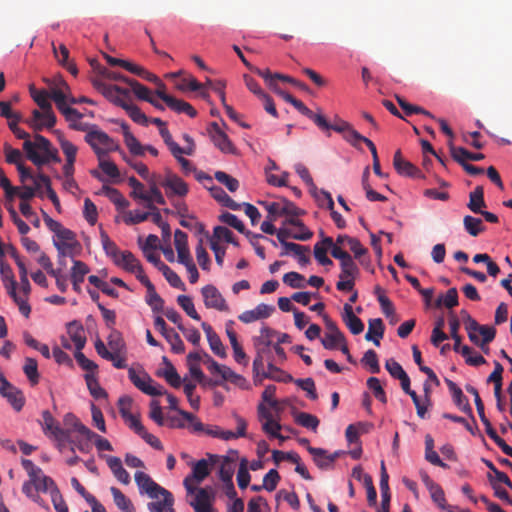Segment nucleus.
Segmentation results:
<instances>
[{
    "label": "nucleus",
    "instance_id": "37",
    "mask_svg": "<svg viewBox=\"0 0 512 512\" xmlns=\"http://www.w3.org/2000/svg\"><path fill=\"white\" fill-rule=\"evenodd\" d=\"M48 85L50 87V91L48 92L49 98L55 102L57 109L61 111L68 106L69 93L65 92L62 88H58V86L52 84Z\"/></svg>",
    "mask_w": 512,
    "mask_h": 512
},
{
    "label": "nucleus",
    "instance_id": "60",
    "mask_svg": "<svg viewBox=\"0 0 512 512\" xmlns=\"http://www.w3.org/2000/svg\"><path fill=\"white\" fill-rule=\"evenodd\" d=\"M114 502L116 506L122 511L125 512L129 508H132V502L116 487H111L110 489Z\"/></svg>",
    "mask_w": 512,
    "mask_h": 512
},
{
    "label": "nucleus",
    "instance_id": "59",
    "mask_svg": "<svg viewBox=\"0 0 512 512\" xmlns=\"http://www.w3.org/2000/svg\"><path fill=\"white\" fill-rule=\"evenodd\" d=\"M128 185L132 188L130 196L135 199H148V193L144 190V185L134 176L128 179Z\"/></svg>",
    "mask_w": 512,
    "mask_h": 512
},
{
    "label": "nucleus",
    "instance_id": "27",
    "mask_svg": "<svg viewBox=\"0 0 512 512\" xmlns=\"http://www.w3.org/2000/svg\"><path fill=\"white\" fill-rule=\"evenodd\" d=\"M467 207L473 212L478 214L482 211V208L486 207V202L484 200V189L482 186H477L474 188L469 195V202Z\"/></svg>",
    "mask_w": 512,
    "mask_h": 512
},
{
    "label": "nucleus",
    "instance_id": "10",
    "mask_svg": "<svg viewBox=\"0 0 512 512\" xmlns=\"http://www.w3.org/2000/svg\"><path fill=\"white\" fill-rule=\"evenodd\" d=\"M27 123L35 131H41L43 128L50 129L56 124V116L52 108L43 111L35 109L32 112V119Z\"/></svg>",
    "mask_w": 512,
    "mask_h": 512
},
{
    "label": "nucleus",
    "instance_id": "38",
    "mask_svg": "<svg viewBox=\"0 0 512 512\" xmlns=\"http://www.w3.org/2000/svg\"><path fill=\"white\" fill-rule=\"evenodd\" d=\"M146 302L151 307L153 312H161L164 308V300L160 297V295L156 292V289L153 284L148 285Z\"/></svg>",
    "mask_w": 512,
    "mask_h": 512
},
{
    "label": "nucleus",
    "instance_id": "34",
    "mask_svg": "<svg viewBox=\"0 0 512 512\" xmlns=\"http://www.w3.org/2000/svg\"><path fill=\"white\" fill-rule=\"evenodd\" d=\"M114 263L127 272H135V268L140 264L139 260L130 251H122Z\"/></svg>",
    "mask_w": 512,
    "mask_h": 512
},
{
    "label": "nucleus",
    "instance_id": "17",
    "mask_svg": "<svg viewBox=\"0 0 512 512\" xmlns=\"http://www.w3.org/2000/svg\"><path fill=\"white\" fill-rule=\"evenodd\" d=\"M343 310L344 313L342 315V320L350 332L353 335L362 333L364 330V324L362 320L354 314L351 304L346 303Z\"/></svg>",
    "mask_w": 512,
    "mask_h": 512
},
{
    "label": "nucleus",
    "instance_id": "44",
    "mask_svg": "<svg viewBox=\"0 0 512 512\" xmlns=\"http://www.w3.org/2000/svg\"><path fill=\"white\" fill-rule=\"evenodd\" d=\"M277 335V332L268 326H263L260 330V336L254 337L255 348H261V346L268 347L272 343V338Z\"/></svg>",
    "mask_w": 512,
    "mask_h": 512
},
{
    "label": "nucleus",
    "instance_id": "11",
    "mask_svg": "<svg viewBox=\"0 0 512 512\" xmlns=\"http://www.w3.org/2000/svg\"><path fill=\"white\" fill-rule=\"evenodd\" d=\"M466 391L474 396V402H475V405H476V409H477V413L479 415V418H480L481 422L485 426V430H486L487 435L493 441H495L497 438H499V436L497 435V433L493 429L489 419L485 415L484 404H483V402H482V400H481V398L479 396L478 390L475 387L471 386V385H467L466 386Z\"/></svg>",
    "mask_w": 512,
    "mask_h": 512
},
{
    "label": "nucleus",
    "instance_id": "13",
    "mask_svg": "<svg viewBox=\"0 0 512 512\" xmlns=\"http://www.w3.org/2000/svg\"><path fill=\"white\" fill-rule=\"evenodd\" d=\"M393 166L400 175L414 178L423 177L421 171L415 165L402 157L400 150H397L394 154Z\"/></svg>",
    "mask_w": 512,
    "mask_h": 512
},
{
    "label": "nucleus",
    "instance_id": "41",
    "mask_svg": "<svg viewBox=\"0 0 512 512\" xmlns=\"http://www.w3.org/2000/svg\"><path fill=\"white\" fill-rule=\"evenodd\" d=\"M294 418L295 422L298 425L310 429L312 431H316L320 423L319 419L316 416L306 412H298L297 414H295Z\"/></svg>",
    "mask_w": 512,
    "mask_h": 512
},
{
    "label": "nucleus",
    "instance_id": "55",
    "mask_svg": "<svg viewBox=\"0 0 512 512\" xmlns=\"http://www.w3.org/2000/svg\"><path fill=\"white\" fill-rule=\"evenodd\" d=\"M30 92H31V96H32L33 100L37 103V105L40 107V109L42 111L52 108L51 103L48 101V98H49L48 91H46V90L37 91L32 86V87H30Z\"/></svg>",
    "mask_w": 512,
    "mask_h": 512
},
{
    "label": "nucleus",
    "instance_id": "49",
    "mask_svg": "<svg viewBox=\"0 0 512 512\" xmlns=\"http://www.w3.org/2000/svg\"><path fill=\"white\" fill-rule=\"evenodd\" d=\"M177 303L189 317L197 321L200 320V315L197 313L191 297L186 295H179L177 297Z\"/></svg>",
    "mask_w": 512,
    "mask_h": 512
},
{
    "label": "nucleus",
    "instance_id": "45",
    "mask_svg": "<svg viewBox=\"0 0 512 512\" xmlns=\"http://www.w3.org/2000/svg\"><path fill=\"white\" fill-rule=\"evenodd\" d=\"M449 326H450V335L451 338L454 340V346L453 349L455 352H460L461 350V337L458 334L459 328H460V321L459 319L454 315L453 312L449 315Z\"/></svg>",
    "mask_w": 512,
    "mask_h": 512
},
{
    "label": "nucleus",
    "instance_id": "63",
    "mask_svg": "<svg viewBox=\"0 0 512 512\" xmlns=\"http://www.w3.org/2000/svg\"><path fill=\"white\" fill-rule=\"evenodd\" d=\"M125 144L128 147L129 151L136 156L144 155V146L137 140V138L131 133H126V138H124Z\"/></svg>",
    "mask_w": 512,
    "mask_h": 512
},
{
    "label": "nucleus",
    "instance_id": "9",
    "mask_svg": "<svg viewBox=\"0 0 512 512\" xmlns=\"http://www.w3.org/2000/svg\"><path fill=\"white\" fill-rule=\"evenodd\" d=\"M204 304L207 308L228 311V305L219 290L213 285H206L201 290Z\"/></svg>",
    "mask_w": 512,
    "mask_h": 512
},
{
    "label": "nucleus",
    "instance_id": "50",
    "mask_svg": "<svg viewBox=\"0 0 512 512\" xmlns=\"http://www.w3.org/2000/svg\"><path fill=\"white\" fill-rule=\"evenodd\" d=\"M158 376L163 377L173 388H179L181 386V378L172 364L165 368L164 371L158 372Z\"/></svg>",
    "mask_w": 512,
    "mask_h": 512
},
{
    "label": "nucleus",
    "instance_id": "7",
    "mask_svg": "<svg viewBox=\"0 0 512 512\" xmlns=\"http://www.w3.org/2000/svg\"><path fill=\"white\" fill-rule=\"evenodd\" d=\"M210 474L207 460L201 459L192 466V473L185 477L183 485L187 492H191L193 487L198 485Z\"/></svg>",
    "mask_w": 512,
    "mask_h": 512
},
{
    "label": "nucleus",
    "instance_id": "58",
    "mask_svg": "<svg viewBox=\"0 0 512 512\" xmlns=\"http://www.w3.org/2000/svg\"><path fill=\"white\" fill-rule=\"evenodd\" d=\"M161 272L172 287L181 289L183 291L186 289L185 284L183 283L181 278L178 276L177 273L170 269L169 266H163Z\"/></svg>",
    "mask_w": 512,
    "mask_h": 512
},
{
    "label": "nucleus",
    "instance_id": "48",
    "mask_svg": "<svg viewBox=\"0 0 512 512\" xmlns=\"http://www.w3.org/2000/svg\"><path fill=\"white\" fill-rule=\"evenodd\" d=\"M340 267H341V273L339 275L340 279H344V278L355 279L359 275V268L357 267V265L354 262V260L352 259V257H350L346 261L340 263Z\"/></svg>",
    "mask_w": 512,
    "mask_h": 512
},
{
    "label": "nucleus",
    "instance_id": "62",
    "mask_svg": "<svg viewBox=\"0 0 512 512\" xmlns=\"http://www.w3.org/2000/svg\"><path fill=\"white\" fill-rule=\"evenodd\" d=\"M283 282L294 289L305 287L304 276L298 272H288L284 274Z\"/></svg>",
    "mask_w": 512,
    "mask_h": 512
},
{
    "label": "nucleus",
    "instance_id": "20",
    "mask_svg": "<svg viewBox=\"0 0 512 512\" xmlns=\"http://www.w3.org/2000/svg\"><path fill=\"white\" fill-rule=\"evenodd\" d=\"M452 158L462 165V163H468L467 161H481L485 158L482 153H472L463 147H456L453 142L448 143Z\"/></svg>",
    "mask_w": 512,
    "mask_h": 512
},
{
    "label": "nucleus",
    "instance_id": "61",
    "mask_svg": "<svg viewBox=\"0 0 512 512\" xmlns=\"http://www.w3.org/2000/svg\"><path fill=\"white\" fill-rule=\"evenodd\" d=\"M453 401L455 405L464 413H466L474 423H476L475 417L473 415L472 407L469 403L468 398L463 394V392L458 393L455 397H453Z\"/></svg>",
    "mask_w": 512,
    "mask_h": 512
},
{
    "label": "nucleus",
    "instance_id": "2",
    "mask_svg": "<svg viewBox=\"0 0 512 512\" xmlns=\"http://www.w3.org/2000/svg\"><path fill=\"white\" fill-rule=\"evenodd\" d=\"M86 132L85 141L90 145L98 158L119 150L120 147L117 142L106 132L99 130L96 125H91Z\"/></svg>",
    "mask_w": 512,
    "mask_h": 512
},
{
    "label": "nucleus",
    "instance_id": "51",
    "mask_svg": "<svg viewBox=\"0 0 512 512\" xmlns=\"http://www.w3.org/2000/svg\"><path fill=\"white\" fill-rule=\"evenodd\" d=\"M128 85L138 99L148 102L152 98L150 90L137 80L131 78Z\"/></svg>",
    "mask_w": 512,
    "mask_h": 512
},
{
    "label": "nucleus",
    "instance_id": "52",
    "mask_svg": "<svg viewBox=\"0 0 512 512\" xmlns=\"http://www.w3.org/2000/svg\"><path fill=\"white\" fill-rule=\"evenodd\" d=\"M75 359L78 363V365L85 371H87L86 374H95L98 369V365L93 362L92 360L88 359L81 350H76L75 352Z\"/></svg>",
    "mask_w": 512,
    "mask_h": 512
},
{
    "label": "nucleus",
    "instance_id": "32",
    "mask_svg": "<svg viewBox=\"0 0 512 512\" xmlns=\"http://www.w3.org/2000/svg\"><path fill=\"white\" fill-rule=\"evenodd\" d=\"M84 378L87 388L94 399L99 400L108 397L107 392L100 386L95 374H85Z\"/></svg>",
    "mask_w": 512,
    "mask_h": 512
},
{
    "label": "nucleus",
    "instance_id": "31",
    "mask_svg": "<svg viewBox=\"0 0 512 512\" xmlns=\"http://www.w3.org/2000/svg\"><path fill=\"white\" fill-rule=\"evenodd\" d=\"M101 194L107 196L113 202L118 210H123L129 206V202L123 197L119 190L104 185L100 191Z\"/></svg>",
    "mask_w": 512,
    "mask_h": 512
},
{
    "label": "nucleus",
    "instance_id": "25",
    "mask_svg": "<svg viewBox=\"0 0 512 512\" xmlns=\"http://www.w3.org/2000/svg\"><path fill=\"white\" fill-rule=\"evenodd\" d=\"M220 221L236 229L238 232L244 234L246 237L253 236V238H263L261 234H254L245 229L243 222L234 214L225 212L219 217Z\"/></svg>",
    "mask_w": 512,
    "mask_h": 512
},
{
    "label": "nucleus",
    "instance_id": "21",
    "mask_svg": "<svg viewBox=\"0 0 512 512\" xmlns=\"http://www.w3.org/2000/svg\"><path fill=\"white\" fill-rule=\"evenodd\" d=\"M90 271L86 263L80 260H73V266L71 268V282L73 290L77 293L81 291V283L84 281V277Z\"/></svg>",
    "mask_w": 512,
    "mask_h": 512
},
{
    "label": "nucleus",
    "instance_id": "40",
    "mask_svg": "<svg viewBox=\"0 0 512 512\" xmlns=\"http://www.w3.org/2000/svg\"><path fill=\"white\" fill-rule=\"evenodd\" d=\"M463 225L465 230L473 237L478 236L485 229L480 218H476L470 215H466L464 217Z\"/></svg>",
    "mask_w": 512,
    "mask_h": 512
},
{
    "label": "nucleus",
    "instance_id": "5",
    "mask_svg": "<svg viewBox=\"0 0 512 512\" xmlns=\"http://www.w3.org/2000/svg\"><path fill=\"white\" fill-rule=\"evenodd\" d=\"M161 187L165 189V194L169 199H173L176 196L185 197L189 192L187 183L170 171L164 176Z\"/></svg>",
    "mask_w": 512,
    "mask_h": 512
},
{
    "label": "nucleus",
    "instance_id": "1",
    "mask_svg": "<svg viewBox=\"0 0 512 512\" xmlns=\"http://www.w3.org/2000/svg\"><path fill=\"white\" fill-rule=\"evenodd\" d=\"M23 150L26 157L37 167H41L50 161L56 163L61 161L57 149L52 147L51 142L40 134H35L34 142L24 141Z\"/></svg>",
    "mask_w": 512,
    "mask_h": 512
},
{
    "label": "nucleus",
    "instance_id": "64",
    "mask_svg": "<svg viewBox=\"0 0 512 512\" xmlns=\"http://www.w3.org/2000/svg\"><path fill=\"white\" fill-rule=\"evenodd\" d=\"M367 386L369 389L373 391L375 398H377L380 402L386 403L387 397L384 389L381 386V383L378 378L370 377L367 380Z\"/></svg>",
    "mask_w": 512,
    "mask_h": 512
},
{
    "label": "nucleus",
    "instance_id": "26",
    "mask_svg": "<svg viewBox=\"0 0 512 512\" xmlns=\"http://www.w3.org/2000/svg\"><path fill=\"white\" fill-rule=\"evenodd\" d=\"M128 377L135 387L143 393L146 391L148 384L153 383V379L143 369H140L137 373L133 367L128 368Z\"/></svg>",
    "mask_w": 512,
    "mask_h": 512
},
{
    "label": "nucleus",
    "instance_id": "3",
    "mask_svg": "<svg viewBox=\"0 0 512 512\" xmlns=\"http://www.w3.org/2000/svg\"><path fill=\"white\" fill-rule=\"evenodd\" d=\"M187 494L192 496L189 504L193 507L194 512H215L213 503L216 495L212 487H193L192 491Z\"/></svg>",
    "mask_w": 512,
    "mask_h": 512
},
{
    "label": "nucleus",
    "instance_id": "36",
    "mask_svg": "<svg viewBox=\"0 0 512 512\" xmlns=\"http://www.w3.org/2000/svg\"><path fill=\"white\" fill-rule=\"evenodd\" d=\"M122 108L135 123L142 126H147L149 124V118L141 111L138 106L127 101Z\"/></svg>",
    "mask_w": 512,
    "mask_h": 512
},
{
    "label": "nucleus",
    "instance_id": "16",
    "mask_svg": "<svg viewBox=\"0 0 512 512\" xmlns=\"http://www.w3.org/2000/svg\"><path fill=\"white\" fill-rule=\"evenodd\" d=\"M66 329L76 350H82L86 344V336L82 323L78 320H73L66 324Z\"/></svg>",
    "mask_w": 512,
    "mask_h": 512
},
{
    "label": "nucleus",
    "instance_id": "43",
    "mask_svg": "<svg viewBox=\"0 0 512 512\" xmlns=\"http://www.w3.org/2000/svg\"><path fill=\"white\" fill-rule=\"evenodd\" d=\"M100 237H101L102 247H103L105 253L109 257H111L113 259V261L115 262L116 259L122 253V251H120L118 249L116 243L109 238V236L107 235V233L105 231H101Z\"/></svg>",
    "mask_w": 512,
    "mask_h": 512
},
{
    "label": "nucleus",
    "instance_id": "57",
    "mask_svg": "<svg viewBox=\"0 0 512 512\" xmlns=\"http://www.w3.org/2000/svg\"><path fill=\"white\" fill-rule=\"evenodd\" d=\"M234 462L229 457H225L223 460L220 470H219V477L220 479L226 483L231 482L234 474Z\"/></svg>",
    "mask_w": 512,
    "mask_h": 512
},
{
    "label": "nucleus",
    "instance_id": "53",
    "mask_svg": "<svg viewBox=\"0 0 512 512\" xmlns=\"http://www.w3.org/2000/svg\"><path fill=\"white\" fill-rule=\"evenodd\" d=\"M363 365L369 367L371 373L376 374L380 371L377 353L370 349L367 350L361 359Z\"/></svg>",
    "mask_w": 512,
    "mask_h": 512
},
{
    "label": "nucleus",
    "instance_id": "15",
    "mask_svg": "<svg viewBox=\"0 0 512 512\" xmlns=\"http://www.w3.org/2000/svg\"><path fill=\"white\" fill-rule=\"evenodd\" d=\"M102 95L116 106L123 107L130 98V90L118 85H109L104 89Z\"/></svg>",
    "mask_w": 512,
    "mask_h": 512
},
{
    "label": "nucleus",
    "instance_id": "6",
    "mask_svg": "<svg viewBox=\"0 0 512 512\" xmlns=\"http://www.w3.org/2000/svg\"><path fill=\"white\" fill-rule=\"evenodd\" d=\"M0 395L6 398L11 406L16 410L20 411L25 404V397L20 389L12 385L1 373H0Z\"/></svg>",
    "mask_w": 512,
    "mask_h": 512
},
{
    "label": "nucleus",
    "instance_id": "46",
    "mask_svg": "<svg viewBox=\"0 0 512 512\" xmlns=\"http://www.w3.org/2000/svg\"><path fill=\"white\" fill-rule=\"evenodd\" d=\"M23 371L32 385L39 382L38 364L34 358H26Z\"/></svg>",
    "mask_w": 512,
    "mask_h": 512
},
{
    "label": "nucleus",
    "instance_id": "30",
    "mask_svg": "<svg viewBox=\"0 0 512 512\" xmlns=\"http://www.w3.org/2000/svg\"><path fill=\"white\" fill-rule=\"evenodd\" d=\"M167 100L169 102L166 105L171 110L175 111L176 113H185L191 118H194L197 116V111L188 102L181 100V99H177L175 97L167 98Z\"/></svg>",
    "mask_w": 512,
    "mask_h": 512
},
{
    "label": "nucleus",
    "instance_id": "19",
    "mask_svg": "<svg viewBox=\"0 0 512 512\" xmlns=\"http://www.w3.org/2000/svg\"><path fill=\"white\" fill-rule=\"evenodd\" d=\"M65 117L66 121L69 122V127L76 131H87L91 125L82 123L80 120L83 118V114L77 109L67 106L60 111Z\"/></svg>",
    "mask_w": 512,
    "mask_h": 512
},
{
    "label": "nucleus",
    "instance_id": "33",
    "mask_svg": "<svg viewBox=\"0 0 512 512\" xmlns=\"http://www.w3.org/2000/svg\"><path fill=\"white\" fill-rule=\"evenodd\" d=\"M212 197L231 210L240 209V204L236 203L221 187L213 186L210 188Z\"/></svg>",
    "mask_w": 512,
    "mask_h": 512
},
{
    "label": "nucleus",
    "instance_id": "22",
    "mask_svg": "<svg viewBox=\"0 0 512 512\" xmlns=\"http://www.w3.org/2000/svg\"><path fill=\"white\" fill-rule=\"evenodd\" d=\"M46 436L63 435V430L49 410L42 412V420L39 422Z\"/></svg>",
    "mask_w": 512,
    "mask_h": 512
},
{
    "label": "nucleus",
    "instance_id": "35",
    "mask_svg": "<svg viewBox=\"0 0 512 512\" xmlns=\"http://www.w3.org/2000/svg\"><path fill=\"white\" fill-rule=\"evenodd\" d=\"M109 349L112 353L115 354H126L127 348L126 344L124 342V339L122 338L121 334L116 331L112 330L107 338Z\"/></svg>",
    "mask_w": 512,
    "mask_h": 512
},
{
    "label": "nucleus",
    "instance_id": "56",
    "mask_svg": "<svg viewBox=\"0 0 512 512\" xmlns=\"http://www.w3.org/2000/svg\"><path fill=\"white\" fill-rule=\"evenodd\" d=\"M247 464V460L243 458L240 462L239 469L237 472V483L240 489H245L249 485L251 480Z\"/></svg>",
    "mask_w": 512,
    "mask_h": 512
},
{
    "label": "nucleus",
    "instance_id": "28",
    "mask_svg": "<svg viewBox=\"0 0 512 512\" xmlns=\"http://www.w3.org/2000/svg\"><path fill=\"white\" fill-rule=\"evenodd\" d=\"M182 137L185 142H189V146L182 148L175 141H172L167 145L171 154L176 158V160L182 157V154L192 155L195 151V142L193 138L186 133L183 134Z\"/></svg>",
    "mask_w": 512,
    "mask_h": 512
},
{
    "label": "nucleus",
    "instance_id": "23",
    "mask_svg": "<svg viewBox=\"0 0 512 512\" xmlns=\"http://www.w3.org/2000/svg\"><path fill=\"white\" fill-rule=\"evenodd\" d=\"M385 326L380 318L370 319L368 322V331L365 335L367 341H372L376 346L380 345V339L383 338Z\"/></svg>",
    "mask_w": 512,
    "mask_h": 512
},
{
    "label": "nucleus",
    "instance_id": "14",
    "mask_svg": "<svg viewBox=\"0 0 512 512\" xmlns=\"http://www.w3.org/2000/svg\"><path fill=\"white\" fill-rule=\"evenodd\" d=\"M275 311V307L264 303L258 304L255 309L244 311L238 319L243 323H251L268 318Z\"/></svg>",
    "mask_w": 512,
    "mask_h": 512
},
{
    "label": "nucleus",
    "instance_id": "4",
    "mask_svg": "<svg viewBox=\"0 0 512 512\" xmlns=\"http://www.w3.org/2000/svg\"><path fill=\"white\" fill-rule=\"evenodd\" d=\"M65 422L71 424L74 431L78 432L81 436L87 438V440H94L95 446L99 451H112L113 447L111 443L100 435L93 432L87 426H85L75 415L67 414L65 416Z\"/></svg>",
    "mask_w": 512,
    "mask_h": 512
},
{
    "label": "nucleus",
    "instance_id": "29",
    "mask_svg": "<svg viewBox=\"0 0 512 512\" xmlns=\"http://www.w3.org/2000/svg\"><path fill=\"white\" fill-rule=\"evenodd\" d=\"M0 274L5 287L8 290V294H14L17 288V282L14 277V273L9 264L4 261H0Z\"/></svg>",
    "mask_w": 512,
    "mask_h": 512
},
{
    "label": "nucleus",
    "instance_id": "42",
    "mask_svg": "<svg viewBox=\"0 0 512 512\" xmlns=\"http://www.w3.org/2000/svg\"><path fill=\"white\" fill-rule=\"evenodd\" d=\"M459 353H461V355L465 358L468 365L480 366L486 363L485 358L481 354L475 352L471 347L467 345L462 346Z\"/></svg>",
    "mask_w": 512,
    "mask_h": 512
},
{
    "label": "nucleus",
    "instance_id": "8",
    "mask_svg": "<svg viewBox=\"0 0 512 512\" xmlns=\"http://www.w3.org/2000/svg\"><path fill=\"white\" fill-rule=\"evenodd\" d=\"M208 131L212 142L221 152L226 154H234L236 152L233 143L216 122L210 123Z\"/></svg>",
    "mask_w": 512,
    "mask_h": 512
},
{
    "label": "nucleus",
    "instance_id": "24",
    "mask_svg": "<svg viewBox=\"0 0 512 512\" xmlns=\"http://www.w3.org/2000/svg\"><path fill=\"white\" fill-rule=\"evenodd\" d=\"M308 452L313 456L316 466L322 470L330 469L335 462V457H330L322 448L308 446Z\"/></svg>",
    "mask_w": 512,
    "mask_h": 512
},
{
    "label": "nucleus",
    "instance_id": "12",
    "mask_svg": "<svg viewBox=\"0 0 512 512\" xmlns=\"http://www.w3.org/2000/svg\"><path fill=\"white\" fill-rule=\"evenodd\" d=\"M135 482L138 485L140 493H145L150 498H157V492L163 489V487L153 481L148 474L141 471L135 473Z\"/></svg>",
    "mask_w": 512,
    "mask_h": 512
},
{
    "label": "nucleus",
    "instance_id": "39",
    "mask_svg": "<svg viewBox=\"0 0 512 512\" xmlns=\"http://www.w3.org/2000/svg\"><path fill=\"white\" fill-rule=\"evenodd\" d=\"M263 378H269L278 382H290L293 380L292 376L272 363H268V371L262 373Z\"/></svg>",
    "mask_w": 512,
    "mask_h": 512
},
{
    "label": "nucleus",
    "instance_id": "18",
    "mask_svg": "<svg viewBox=\"0 0 512 512\" xmlns=\"http://www.w3.org/2000/svg\"><path fill=\"white\" fill-rule=\"evenodd\" d=\"M156 499L158 501L148 504V509L151 512H167L168 510H172L174 499L173 495L168 490L163 488L162 491L157 492Z\"/></svg>",
    "mask_w": 512,
    "mask_h": 512
},
{
    "label": "nucleus",
    "instance_id": "54",
    "mask_svg": "<svg viewBox=\"0 0 512 512\" xmlns=\"http://www.w3.org/2000/svg\"><path fill=\"white\" fill-rule=\"evenodd\" d=\"M164 338L171 345L172 352L176 354H182L185 351V345L181 340L178 333H176L173 329H170L169 333H167Z\"/></svg>",
    "mask_w": 512,
    "mask_h": 512
},
{
    "label": "nucleus",
    "instance_id": "47",
    "mask_svg": "<svg viewBox=\"0 0 512 512\" xmlns=\"http://www.w3.org/2000/svg\"><path fill=\"white\" fill-rule=\"evenodd\" d=\"M214 177L220 184L224 185L230 192H235L239 188V181L224 171H216Z\"/></svg>",
    "mask_w": 512,
    "mask_h": 512
}]
</instances>
